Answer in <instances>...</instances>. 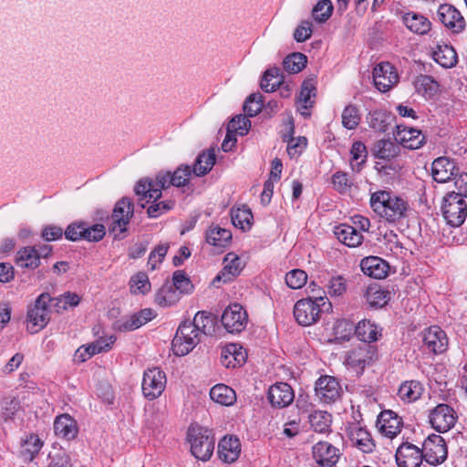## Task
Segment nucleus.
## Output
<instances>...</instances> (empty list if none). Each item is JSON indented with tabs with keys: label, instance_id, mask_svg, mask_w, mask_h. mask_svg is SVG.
I'll return each instance as SVG.
<instances>
[{
	"label": "nucleus",
	"instance_id": "f704fd0d",
	"mask_svg": "<svg viewBox=\"0 0 467 467\" xmlns=\"http://www.w3.org/2000/svg\"><path fill=\"white\" fill-rule=\"evenodd\" d=\"M215 157L213 149H210L199 154L193 163L192 169V173L198 177L207 174L215 164Z\"/></svg>",
	"mask_w": 467,
	"mask_h": 467
},
{
	"label": "nucleus",
	"instance_id": "864d4df0",
	"mask_svg": "<svg viewBox=\"0 0 467 467\" xmlns=\"http://www.w3.org/2000/svg\"><path fill=\"white\" fill-rule=\"evenodd\" d=\"M306 57L304 54L293 53L284 59L283 67L286 72L296 74L306 67Z\"/></svg>",
	"mask_w": 467,
	"mask_h": 467
},
{
	"label": "nucleus",
	"instance_id": "c03bdc74",
	"mask_svg": "<svg viewBox=\"0 0 467 467\" xmlns=\"http://www.w3.org/2000/svg\"><path fill=\"white\" fill-rule=\"evenodd\" d=\"M287 134L283 135L285 141H287V152L291 157L298 155L306 145L305 137H298L296 140L292 138L294 133V122L290 119L287 124Z\"/></svg>",
	"mask_w": 467,
	"mask_h": 467
},
{
	"label": "nucleus",
	"instance_id": "1a4fd4ad",
	"mask_svg": "<svg viewBox=\"0 0 467 467\" xmlns=\"http://www.w3.org/2000/svg\"><path fill=\"white\" fill-rule=\"evenodd\" d=\"M133 215V203L129 198L119 200L113 210L111 215V224L109 231L115 237L127 231V226Z\"/></svg>",
	"mask_w": 467,
	"mask_h": 467
},
{
	"label": "nucleus",
	"instance_id": "72a5a7b5",
	"mask_svg": "<svg viewBox=\"0 0 467 467\" xmlns=\"http://www.w3.org/2000/svg\"><path fill=\"white\" fill-rule=\"evenodd\" d=\"M403 22L407 28L418 35L427 34L431 28L430 20L422 15L407 13L403 16Z\"/></svg>",
	"mask_w": 467,
	"mask_h": 467
},
{
	"label": "nucleus",
	"instance_id": "0e129e2a",
	"mask_svg": "<svg viewBox=\"0 0 467 467\" xmlns=\"http://www.w3.org/2000/svg\"><path fill=\"white\" fill-rule=\"evenodd\" d=\"M169 249L168 244H158L150 254L148 265L150 270H155L161 264Z\"/></svg>",
	"mask_w": 467,
	"mask_h": 467
},
{
	"label": "nucleus",
	"instance_id": "b1692460",
	"mask_svg": "<svg viewBox=\"0 0 467 467\" xmlns=\"http://www.w3.org/2000/svg\"><path fill=\"white\" fill-rule=\"evenodd\" d=\"M348 438L351 443L364 453H369L375 448L370 433L358 423L349 426Z\"/></svg>",
	"mask_w": 467,
	"mask_h": 467
},
{
	"label": "nucleus",
	"instance_id": "9b49d317",
	"mask_svg": "<svg viewBox=\"0 0 467 467\" xmlns=\"http://www.w3.org/2000/svg\"><path fill=\"white\" fill-rule=\"evenodd\" d=\"M166 386V375L158 368H149L144 372L142 392L150 400L160 397Z\"/></svg>",
	"mask_w": 467,
	"mask_h": 467
},
{
	"label": "nucleus",
	"instance_id": "7c9ffc66",
	"mask_svg": "<svg viewBox=\"0 0 467 467\" xmlns=\"http://www.w3.org/2000/svg\"><path fill=\"white\" fill-rule=\"evenodd\" d=\"M246 359V353L244 348L237 344H228L223 348L221 352L222 363L229 367L242 366Z\"/></svg>",
	"mask_w": 467,
	"mask_h": 467
},
{
	"label": "nucleus",
	"instance_id": "37998d69",
	"mask_svg": "<svg viewBox=\"0 0 467 467\" xmlns=\"http://www.w3.org/2000/svg\"><path fill=\"white\" fill-rule=\"evenodd\" d=\"M283 78L280 68H269L265 72L260 86L265 92H274L282 85Z\"/></svg>",
	"mask_w": 467,
	"mask_h": 467
},
{
	"label": "nucleus",
	"instance_id": "603ef678",
	"mask_svg": "<svg viewBox=\"0 0 467 467\" xmlns=\"http://www.w3.org/2000/svg\"><path fill=\"white\" fill-rule=\"evenodd\" d=\"M399 147L389 140H379L375 144V157L390 160L398 154Z\"/></svg>",
	"mask_w": 467,
	"mask_h": 467
},
{
	"label": "nucleus",
	"instance_id": "09e8293b",
	"mask_svg": "<svg viewBox=\"0 0 467 467\" xmlns=\"http://www.w3.org/2000/svg\"><path fill=\"white\" fill-rule=\"evenodd\" d=\"M365 296L369 306L382 307L389 302L390 293L381 289L379 286H369L366 291Z\"/></svg>",
	"mask_w": 467,
	"mask_h": 467
},
{
	"label": "nucleus",
	"instance_id": "ea45409f",
	"mask_svg": "<svg viewBox=\"0 0 467 467\" xmlns=\"http://www.w3.org/2000/svg\"><path fill=\"white\" fill-rule=\"evenodd\" d=\"M231 239V231L219 225L211 226L206 233L207 243L214 246L223 247L229 244Z\"/></svg>",
	"mask_w": 467,
	"mask_h": 467
},
{
	"label": "nucleus",
	"instance_id": "6ab92c4d",
	"mask_svg": "<svg viewBox=\"0 0 467 467\" xmlns=\"http://www.w3.org/2000/svg\"><path fill=\"white\" fill-rule=\"evenodd\" d=\"M437 16L439 20L453 33H460L465 27V21L461 13L452 5H441Z\"/></svg>",
	"mask_w": 467,
	"mask_h": 467
},
{
	"label": "nucleus",
	"instance_id": "20e7f679",
	"mask_svg": "<svg viewBox=\"0 0 467 467\" xmlns=\"http://www.w3.org/2000/svg\"><path fill=\"white\" fill-rule=\"evenodd\" d=\"M52 297L48 293L40 294L34 304L27 309V329L31 333H36L44 328L50 320L49 305Z\"/></svg>",
	"mask_w": 467,
	"mask_h": 467
},
{
	"label": "nucleus",
	"instance_id": "393cba45",
	"mask_svg": "<svg viewBox=\"0 0 467 467\" xmlns=\"http://www.w3.org/2000/svg\"><path fill=\"white\" fill-rule=\"evenodd\" d=\"M378 426L384 436L392 439L400 432L402 420L394 411L384 410L378 418Z\"/></svg>",
	"mask_w": 467,
	"mask_h": 467
},
{
	"label": "nucleus",
	"instance_id": "a19ab883",
	"mask_svg": "<svg viewBox=\"0 0 467 467\" xmlns=\"http://www.w3.org/2000/svg\"><path fill=\"white\" fill-rule=\"evenodd\" d=\"M231 218L233 224L243 231H247L252 226L253 213L247 206L233 208Z\"/></svg>",
	"mask_w": 467,
	"mask_h": 467
},
{
	"label": "nucleus",
	"instance_id": "c756f323",
	"mask_svg": "<svg viewBox=\"0 0 467 467\" xmlns=\"http://www.w3.org/2000/svg\"><path fill=\"white\" fill-rule=\"evenodd\" d=\"M54 431L59 438L73 440L78 434L77 422L68 414L59 415L54 421Z\"/></svg>",
	"mask_w": 467,
	"mask_h": 467
},
{
	"label": "nucleus",
	"instance_id": "4be33fe9",
	"mask_svg": "<svg viewBox=\"0 0 467 467\" xmlns=\"http://www.w3.org/2000/svg\"><path fill=\"white\" fill-rule=\"evenodd\" d=\"M313 457L318 466H333L339 459V450L327 441H319L313 446Z\"/></svg>",
	"mask_w": 467,
	"mask_h": 467
},
{
	"label": "nucleus",
	"instance_id": "c85d7f7f",
	"mask_svg": "<svg viewBox=\"0 0 467 467\" xmlns=\"http://www.w3.org/2000/svg\"><path fill=\"white\" fill-rule=\"evenodd\" d=\"M334 234L339 242L348 247H357L363 242V234L356 227L341 223L335 227Z\"/></svg>",
	"mask_w": 467,
	"mask_h": 467
},
{
	"label": "nucleus",
	"instance_id": "473e14b6",
	"mask_svg": "<svg viewBox=\"0 0 467 467\" xmlns=\"http://www.w3.org/2000/svg\"><path fill=\"white\" fill-rule=\"evenodd\" d=\"M433 59L442 67L451 68L457 63V53L455 49L447 44H439L432 53Z\"/></svg>",
	"mask_w": 467,
	"mask_h": 467
},
{
	"label": "nucleus",
	"instance_id": "e2e57ef3",
	"mask_svg": "<svg viewBox=\"0 0 467 467\" xmlns=\"http://www.w3.org/2000/svg\"><path fill=\"white\" fill-rule=\"evenodd\" d=\"M263 96L260 93L251 94L244 104V111L249 117L257 115L263 108Z\"/></svg>",
	"mask_w": 467,
	"mask_h": 467
},
{
	"label": "nucleus",
	"instance_id": "423d86ee",
	"mask_svg": "<svg viewBox=\"0 0 467 467\" xmlns=\"http://www.w3.org/2000/svg\"><path fill=\"white\" fill-rule=\"evenodd\" d=\"M442 214L448 224L461 226L467 216V203L463 198L454 193H447L443 198Z\"/></svg>",
	"mask_w": 467,
	"mask_h": 467
},
{
	"label": "nucleus",
	"instance_id": "5fc2aeb1",
	"mask_svg": "<svg viewBox=\"0 0 467 467\" xmlns=\"http://www.w3.org/2000/svg\"><path fill=\"white\" fill-rule=\"evenodd\" d=\"M130 293L134 295H145L150 290V283L145 273L140 272L134 275L130 281Z\"/></svg>",
	"mask_w": 467,
	"mask_h": 467
},
{
	"label": "nucleus",
	"instance_id": "13d9d810",
	"mask_svg": "<svg viewBox=\"0 0 467 467\" xmlns=\"http://www.w3.org/2000/svg\"><path fill=\"white\" fill-rule=\"evenodd\" d=\"M47 467H72L70 457L62 449H55L49 452Z\"/></svg>",
	"mask_w": 467,
	"mask_h": 467
},
{
	"label": "nucleus",
	"instance_id": "ddd939ff",
	"mask_svg": "<svg viewBox=\"0 0 467 467\" xmlns=\"http://www.w3.org/2000/svg\"><path fill=\"white\" fill-rule=\"evenodd\" d=\"M222 324L229 333H240L246 327L247 314L241 305H230L223 313Z\"/></svg>",
	"mask_w": 467,
	"mask_h": 467
},
{
	"label": "nucleus",
	"instance_id": "2eb2a0df",
	"mask_svg": "<svg viewBox=\"0 0 467 467\" xmlns=\"http://www.w3.org/2000/svg\"><path fill=\"white\" fill-rule=\"evenodd\" d=\"M373 81L376 88L384 93L398 83L399 76L390 63L382 62L374 67Z\"/></svg>",
	"mask_w": 467,
	"mask_h": 467
},
{
	"label": "nucleus",
	"instance_id": "79ce46f5",
	"mask_svg": "<svg viewBox=\"0 0 467 467\" xmlns=\"http://www.w3.org/2000/svg\"><path fill=\"white\" fill-rule=\"evenodd\" d=\"M396 193L390 191H378L370 196V206L375 213L379 217H382L385 211L384 208H388L390 201L395 197Z\"/></svg>",
	"mask_w": 467,
	"mask_h": 467
},
{
	"label": "nucleus",
	"instance_id": "6e6552de",
	"mask_svg": "<svg viewBox=\"0 0 467 467\" xmlns=\"http://www.w3.org/2000/svg\"><path fill=\"white\" fill-rule=\"evenodd\" d=\"M424 460L431 465H439L447 459V446L444 439L437 434L427 437L422 445Z\"/></svg>",
	"mask_w": 467,
	"mask_h": 467
},
{
	"label": "nucleus",
	"instance_id": "412c9836",
	"mask_svg": "<svg viewBox=\"0 0 467 467\" xmlns=\"http://www.w3.org/2000/svg\"><path fill=\"white\" fill-rule=\"evenodd\" d=\"M383 210L385 213L381 218L391 223H399L408 217L410 207L407 200L396 194L388 208Z\"/></svg>",
	"mask_w": 467,
	"mask_h": 467
},
{
	"label": "nucleus",
	"instance_id": "052dcab7",
	"mask_svg": "<svg viewBox=\"0 0 467 467\" xmlns=\"http://www.w3.org/2000/svg\"><path fill=\"white\" fill-rule=\"evenodd\" d=\"M140 196V201H142L144 199H147V197H143L142 195ZM151 199L148 197V201L150 202ZM153 202L150 204L147 210V213L150 217L157 218L160 215H161L163 213L171 210L173 207L174 202L171 201H161L157 202L159 199H152Z\"/></svg>",
	"mask_w": 467,
	"mask_h": 467
},
{
	"label": "nucleus",
	"instance_id": "f8f14e48",
	"mask_svg": "<svg viewBox=\"0 0 467 467\" xmlns=\"http://www.w3.org/2000/svg\"><path fill=\"white\" fill-rule=\"evenodd\" d=\"M429 420L432 428L437 431L446 432L455 425L457 414L451 406L439 404L431 410Z\"/></svg>",
	"mask_w": 467,
	"mask_h": 467
},
{
	"label": "nucleus",
	"instance_id": "bf43d9fd",
	"mask_svg": "<svg viewBox=\"0 0 467 467\" xmlns=\"http://www.w3.org/2000/svg\"><path fill=\"white\" fill-rule=\"evenodd\" d=\"M333 5L329 0H320L312 10L314 19L319 23L326 22L332 15Z\"/></svg>",
	"mask_w": 467,
	"mask_h": 467
},
{
	"label": "nucleus",
	"instance_id": "58836bf2",
	"mask_svg": "<svg viewBox=\"0 0 467 467\" xmlns=\"http://www.w3.org/2000/svg\"><path fill=\"white\" fill-rule=\"evenodd\" d=\"M414 87L418 94L425 98H432L439 89V85L433 78L428 75H420L416 78Z\"/></svg>",
	"mask_w": 467,
	"mask_h": 467
},
{
	"label": "nucleus",
	"instance_id": "4468645a",
	"mask_svg": "<svg viewBox=\"0 0 467 467\" xmlns=\"http://www.w3.org/2000/svg\"><path fill=\"white\" fill-rule=\"evenodd\" d=\"M316 394L323 403H334L341 396L342 388L337 379L331 376L320 377L316 382Z\"/></svg>",
	"mask_w": 467,
	"mask_h": 467
},
{
	"label": "nucleus",
	"instance_id": "7ed1b4c3",
	"mask_svg": "<svg viewBox=\"0 0 467 467\" xmlns=\"http://www.w3.org/2000/svg\"><path fill=\"white\" fill-rule=\"evenodd\" d=\"M187 436L192 455L198 460L208 461L214 450V439L211 431L198 425H191Z\"/></svg>",
	"mask_w": 467,
	"mask_h": 467
},
{
	"label": "nucleus",
	"instance_id": "338daca9",
	"mask_svg": "<svg viewBox=\"0 0 467 467\" xmlns=\"http://www.w3.org/2000/svg\"><path fill=\"white\" fill-rule=\"evenodd\" d=\"M347 290V282L340 276H334L330 278L327 284V292L331 296H340Z\"/></svg>",
	"mask_w": 467,
	"mask_h": 467
},
{
	"label": "nucleus",
	"instance_id": "de8ad7c7",
	"mask_svg": "<svg viewBox=\"0 0 467 467\" xmlns=\"http://www.w3.org/2000/svg\"><path fill=\"white\" fill-rule=\"evenodd\" d=\"M42 441L37 435H29L22 443L20 453L25 462H31L42 448Z\"/></svg>",
	"mask_w": 467,
	"mask_h": 467
},
{
	"label": "nucleus",
	"instance_id": "a878e982",
	"mask_svg": "<svg viewBox=\"0 0 467 467\" xmlns=\"http://www.w3.org/2000/svg\"><path fill=\"white\" fill-rule=\"evenodd\" d=\"M241 453V442L235 436H224L218 444L219 458L227 463L235 462Z\"/></svg>",
	"mask_w": 467,
	"mask_h": 467
},
{
	"label": "nucleus",
	"instance_id": "f03ea898",
	"mask_svg": "<svg viewBox=\"0 0 467 467\" xmlns=\"http://www.w3.org/2000/svg\"><path fill=\"white\" fill-rule=\"evenodd\" d=\"M331 303L326 296L307 297L298 300L294 306V317L296 322L303 327L317 323L324 311H329Z\"/></svg>",
	"mask_w": 467,
	"mask_h": 467
},
{
	"label": "nucleus",
	"instance_id": "774afa93",
	"mask_svg": "<svg viewBox=\"0 0 467 467\" xmlns=\"http://www.w3.org/2000/svg\"><path fill=\"white\" fill-rule=\"evenodd\" d=\"M141 326H143V323L137 313L131 315L125 320H120L117 323V328L120 331H132Z\"/></svg>",
	"mask_w": 467,
	"mask_h": 467
},
{
	"label": "nucleus",
	"instance_id": "a211bd4d",
	"mask_svg": "<svg viewBox=\"0 0 467 467\" xmlns=\"http://www.w3.org/2000/svg\"><path fill=\"white\" fill-rule=\"evenodd\" d=\"M459 167L453 160L447 157L435 159L431 165V175L434 181L444 183L458 175Z\"/></svg>",
	"mask_w": 467,
	"mask_h": 467
},
{
	"label": "nucleus",
	"instance_id": "f3484780",
	"mask_svg": "<svg viewBox=\"0 0 467 467\" xmlns=\"http://www.w3.org/2000/svg\"><path fill=\"white\" fill-rule=\"evenodd\" d=\"M423 346L433 354H441L448 348V337L446 333L437 326L425 329L422 334Z\"/></svg>",
	"mask_w": 467,
	"mask_h": 467
},
{
	"label": "nucleus",
	"instance_id": "4d7b16f0",
	"mask_svg": "<svg viewBox=\"0 0 467 467\" xmlns=\"http://www.w3.org/2000/svg\"><path fill=\"white\" fill-rule=\"evenodd\" d=\"M358 109L354 105L347 106L342 112V124L348 130L356 129L360 122Z\"/></svg>",
	"mask_w": 467,
	"mask_h": 467
},
{
	"label": "nucleus",
	"instance_id": "49530a36",
	"mask_svg": "<svg viewBox=\"0 0 467 467\" xmlns=\"http://www.w3.org/2000/svg\"><path fill=\"white\" fill-rule=\"evenodd\" d=\"M181 298L180 293L170 283L164 284L158 291L155 300L161 306H170L177 303Z\"/></svg>",
	"mask_w": 467,
	"mask_h": 467
},
{
	"label": "nucleus",
	"instance_id": "0eeeda50",
	"mask_svg": "<svg viewBox=\"0 0 467 467\" xmlns=\"http://www.w3.org/2000/svg\"><path fill=\"white\" fill-rule=\"evenodd\" d=\"M65 236L69 241L87 240L99 242L106 234L105 226L100 223L88 225L87 223H72L64 231Z\"/></svg>",
	"mask_w": 467,
	"mask_h": 467
},
{
	"label": "nucleus",
	"instance_id": "dca6fc26",
	"mask_svg": "<svg viewBox=\"0 0 467 467\" xmlns=\"http://www.w3.org/2000/svg\"><path fill=\"white\" fill-rule=\"evenodd\" d=\"M423 456L422 451L410 442L400 444L395 454L398 467H420Z\"/></svg>",
	"mask_w": 467,
	"mask_h": 467
},
{
	"label": "nucleus",
	"instance_id": "cd10ccee",
	"mask_svg": "<svg viewBox=\"0 0 467 467\" xmlns=\"http://www.w3.org/2000/svg\"><path fill=\"white\" fill-rule=\"evenodd\" d=\"M360 267L364 275L375 279L385 278L389 269V264L378 256H368L362 259Z\"/></svg>",
	"mask_w": 467,
	"mask_h": 467
},
{
	"label": "nucleus",
	"instance_id": "4c0bfd02",
	"mask_svg": "<svg viewBox=\"0 0 467 467\" xmlns=\"http://www.w3.org/2000/svg\"><path fill=\"white\" fill-rule=\"evenodd\" d=\"M423 391L422 385L417 380L403 382L398 390L399 397L406 402H413L420 398Z\"/></svg>",
	"mask_w": 467,
	"mask_h": 467
},
{
	"label": "nucleus",
	"instance_id": "f257e3e1",
	"mask_svg": "<svg viewBox=\"0 0 467 467\" xmlns=\"http://www.w3.org/2000/svg\"><path fill=\"white\" fill-rule=\"evenodd\" d=\"M192 171L189 165H180L172 173L161 171L156 178H143L135 185L134 191L137 195L149 197L150 199H160L161 190L170 187H182L188 183Z\"/></svg>",
	"mask_w": 467,
	"mask_h": 467
},
{
	"label": "nucleus",
	"instance_id": "aec40b11",
	"mask_svg": "<svg viewBox=\"0 0 467 467\" xmlns=\"http://www.w3.org/2000/svg\"><path fill=\"white\" fill-rule=\"evenodd\" d=\"M267 398L273 407L281 409L290 405L295 395L290 385L278 382L269 388Z\"/></svg>",
	"mask_w": 467,
	"mask_h": 467
},
{
	"label": "nucleus",
	"instance_id": "69168bd1",
	"mask_svg": "<svg viewBox=\"0 0 467 467\" xmlns=\"http://www.w3.org/2000/svg\"><path fill=\"white\" fill-rule=\"evenodd\" d=\"M307 280V275L301 269H293L285 275V283L292 289L301 288Z\"/></svg>",
	"mask_w": 467,
	"mask_h": 467
},
{
	"label": "nucleus",
	"instance_id": "6e6d98bb",
	"mask_svg": "<svg viewBox=\"0 0 467 467\" xmlns=\"http://www.w3.org/2000/svg\"><path fill=\"white\" fill-rule=\"evenodd\" d=\"M171 285L180 295L189 294L193 289L191 280L182 270H177L173 273Z\"/></svg>",
	"mask_w": 467,
	"mask_h": 467
},
{
	"label": "nucleus",
	"instance_id": "c9c22d12",
	"mask_svg": "<svg viewBox=\"0 0 467 467\" xmlns=\"http://www.w3.org/2000/svg\"><path fill=\"white\" fill-rule=\"evenodd\" d=\"M211 399L223 406H231L236 401L235 391L224 384H217L210 390Z\"/></svg>",
	"mask_w": 467,
	"mask_h": 467
},
{
	"label": "nucleus",
	"instance_id": "9d476101",
	"mask_svg": "<svg viewBox=\"0 0 467 467\" xmlns=\"http://www.w3.org/2000/svg\"><path fill=\"white\" fill-rule=\"evenodd\" d=\"M377 357L378 351L374 346L361 344L347 353L345 363L357 371H362L365 367L371 364Z\"/></svg>",
	"mask_w": 467,
	"mask_h": 467
},
{
	"label": "nucleus",
	"instance_id": "5701e85b",
	"mask_svg": "<svg viewBox=\"0 0 467 467\" xmlns=\"http://www.w3.org/2000/svg\"><path fill=\"white\" fill-rule=\"evenodd\" d=\"M223 270L214 277L213 283L215 285L218 282L228 283L238 275L243 267L244 264L241 258L234 253H229L223 259Z\"/></svg>",
	"mask_w": 467,
	"mask_h": 467
},
{
	"label": "nucleus",
	"instance_id": "e433bc0d",
	"mask_svg": "<svg viewBox=\"0 0 467 467\" xmlns=\"http://www.w3.org/2000/svg\"><path fill=\"white\" fill-rule=\"evenodd\" d=\"M191 323L201 334L212 336L215 331L216 317L206 311H199Z\"/></svg>",
	"mask_w": 467,
	"mask_h": 467
},
{
	"label": "nucleus",
	"instance_id": "2f4dec72",
	"mask_svg": "<svg viewBox=\"0 0 467 467\" xmlns=\"http://www.w3.org/2000/svg\"><path fill=\"white\" fill-rule=\"evenodd\" d=\"M355 334L363 344L375 342L381 337V328L370 320H361L355 328Z\"/></svg>",
	"mask_w": 467,
	"mask_h": 467
},
{
	"label": "nucleus",
	"instance_id": "680f3d73",
	"mask_svg": "<svg viewBox=\"0 0 467 467\" xmlns=\"http://www.w3.org/2000/svg\"><path fill=\"white\" fill-rule=\"evenodd\" d=\"M250 125L251 122L246 116L238 115L230 120L227 130L244 136L248 132Z\"/></svg>",
	"mask_w": 467,
	"mask_h": 467
},
{
	"label": "nucleus",
	"instance_id": "a18cd8bd",
	"mask_svg": "<svg viewBox=\"0 0 467 467\" xmlns=\"http://www.w3.org/2000/svg\"><path fill=\"white\" fill-rule=\"evenodd\" d=\"M39 254L36 247H25L17 253L16 264L24 268H36L39 265Z\"/></svg>",
	"mask_w": 467,
	"mask_h": 467
},
{
	"label": "nucleus",
	"instance_id": "bb28decb",
	"mask_svg": "<svg viewBox=\"0 0 467 467\" xmlns=\"http://www.w3.org/2000/svg\"><path fill=\"white\" fill-rule=\"evenodd\" d=\"M396 140L404 147L410 150L420 149L425 142V136L421 130L398 126Z\"/></svg>",
	"mask_w": 467,
	"mask_h": 467
},
{
	"label": "nucleus",
	"instance_id": "8fccbe9b",
	"mask_svg": "<svg viewBox=\"0 0 467 467\" xmlns=\"http://www.w3.org/2000/svg\"><path fill=\"white\" fill-rule=\"evenodd\" d=\"M331 415L327 411L316 410L309 415V422L316 432L325 433L329 431Z\"/></svg>",
	"mask_w": 467,
	"mask_h": 467
},
{
	"label": "nucleus",
	"instance_id": "39448f33",
	"mask_svg": "<svg viewBox=\"0 0 467 467\" xmlns=\"http://www.w3.org/2000/svg\"><path fill=\"white\" fill-rule=\"evenodd\" d=\"M201 335L191 321L181 324L171 342L174 354L180 357L187 355L200 342Z\"/></svg>",
	"mask_w": 467,
	"mask_h": 467
},
{
	"label": "nucleus",
	"instance_id": "3c124183",
	"mask_svg": "<svg viewBox=\"0 0 467 467\" xmlns=\"http://www.w3.org/2000/svg\"><path fill=\"white\" fill-rule=\"evenodd\" d=\"M350 165L353 171H359L362 165L366 162L368 151L365 144L361 141H356L352 144Z\"/></svg>",
	"mask_w": 467,
	"mask_h": 467
}]
</instances>
